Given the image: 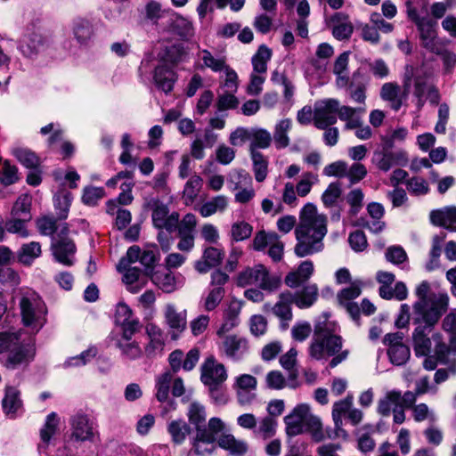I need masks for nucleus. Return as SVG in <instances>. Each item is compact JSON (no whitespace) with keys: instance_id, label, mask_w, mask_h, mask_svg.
I'll use <instances>...</instances> for the list:
<instances>
[{"instance_id":"obj_11","label":"nucleus","mask_w":456,"mask_h":456,"mask_svg":"<svg viewBox=\"0 0 456 456\" xmlns=\"http://www.w3.org/2000/svg\"><path fill=\"white\" fill-rule=\"evenodd\" d=\"M338 100L327 98L315 102L314 125L318 129H326L338 120Z\"/></svg>"},{"instance_id":"obj_64","label":"nucleus","mask_w":456,"mask_h":456,"mask_svg":"<svg viewBox=\"0 0 456 456\" xmlns=\"http://www.w3.org/2000/svg\"><path fill=\"white\" fill-rule=\"evenodd\" d=\"M19 180L18 168L9 160H4L0 171V181L4 185H11Z\"/></svg>"},{"instance_id":"obj_13","label":"nucleus","mask_w":456,"mask_h":456,"mask_svg":"<svg viewBox=\"0 0 456 456\" xmlns=\"http://www.w3.org/2000/svg\"><path fill=\"white\" fill-rule=\"evenodd\" d=\"M403 332L387 334L383 343L387 346V355L390 362L397 366L404 364L410 358V348L403 343Z\"/></svg>"},{"instance_id":"obj_21","label":"nucleus","mask_w":456,"mask_h":456,"mask_svg":"<svg viewBox=\"0 0 456 456\" xmlns=\"http://www.w3.org/2000/svg\"><path fill=\"white\" fill-rule=\"evenodd\" d=\"M148 343L144 346L147 357L152 358L162 354L165 346V333L161 328L154 323H148L145 327Z\"/></svg>"},{"instance_id":"obj_45","label":"nucleus","mask_w":456,"mask_h":456,"mask_svg":"<svg viewBox=\"0 0 456 456\" xmlns=\"http://www.w3.org/2000/svg\"><path fill=\"white\" fill-rule=\"evenodd\" d=\"M250 156L253 162L255 179L256 182L262 183L265 180L268 174V161L261 152L256 150H252Z\"/></svg>"},{"instance_id":"obj_27","label":"nucleus","mask_w":456,"mask_h":456,"mask_svg":"<svg viewBox=\"0 0 456 456\" xmlns=\"http://www.w3.org/2000/svg\"><path fill=\"white\" fill-rule=\"evenodd\" d=\"M314 271V264L311 260L303 261L296 270L288 273L284 282L291 289L297 288L311 278Z\"/></svg>"},{"instance_id":"obj_47","label":"nucleus","mask_w":456,"mask_h":456,"mask_svg":"<svg viewBox=\"0 0 456 456\" xmlns=\"http://www.w3.org/2000/svg\"><path fill=\"white\" fill-rule=\"evenodd\" d=\"M116 346L120 350L121 355L130 361L141 358L143 354L139 343L134 340H117Z\"/></svg>"},{"instance_id":"obj_41","label":"nucleus","mask_w":456,"mask_h":456,"mask_svg":"<svg viewBox=\"0 0 456 456\" xmlns=\"http://www.w3.org/2000/svg\"><path fill=\"white\" fill-rule=\"evenodd\" d=\"M411 411L412 419L415 422L428 421L429 424H435L437 421V416L434 410L430 409L428 404L424 403H412L409 406Z\"/></svg>"},{"instance_id":"obj_43","label":"nucleus","mask_w":456,"mask_h":456,"mask_svg":"<svg viewBox=\"0 0 456 456\" xmlns=\"http://www.w3.org/2000/svg\"><path fill=\"white\" fill-rule=\"evenodd\" d=\"M272 50L265 45L259 46L257 52L252 57L253 72L265 74L267 62L271 60Z\"/></svg>"},{"instance_id":"obj_26","label":"nucleus","mask_w":456,"mask_h":456,"mask_svg":"<svg viewBox=\"0 0 456 456\" xmlns=\"http://www.w3.org/2000/svg\"><path fill=\"white\" fill-rule=\"evenodd\" d=\"M291 300L299 309L313 306L319 297V289L315 283H307L301 289L291 292Z\"/></svg>"},{"instance_id":"obj_39","label":"nucleus","mask_w":456,"mask_h":456,"mask_svg":"<svg viewBox=\"0 0 456 456\" xmlns=\"http://www.w3.org/2000/svg\"><path fill=\"white\" fill-rule=\"evenodd\" d=\"M331 20L336 22L333 26L332 34L338 40L347 39L351 37L354 28L347 17L342 13H336Z\"/></svg>"},{"instance_id":"obj_38","label":"nucleus","mask_w":456,"mask_h":456,"mask_svg":"<svg viewBox=\"0 0 456 456\" xmlns=\"http://www.w3.org/2000/svg\"><path fill=\"white\" fill-rule=\"evenodd\" d=\"M227 206L228 198L224 195H217L202 204L199 208V212L203 217H208L217 212H224Z\"/></svg>"},{"instance_id":"obj_6","label":"nucleus","mask_w":456,"mask_h":456,"mask_svg":"<svg viewBox=\"0 0 456 456\" xmlns=\"http://www.w3.org/2000/svg\"><path fill=\"white\" fill-rule=\"evenodd\" d=\"M236 283L239 287L256 286L258 289L274 291L281 286V278L271 275L268 269L262 264L247 267L239 273Z\"/></svg>"},{"instance_id":"obj_19","label":"nucleus","mask_w":456,"mask_h":456,"mask_svg":"<svg viewBox=\"0 0 456 456\" xmlns=\"http://www.w3.org/2000/svg\"><path fill=\"white\" fill-rule=\"evenodd\" d=\"M411 72H408L405 75L403 81V95H400V86L396 83H385L380 90V97L384 101L390 102L391 108L397 111L403 105V98H405L409 93L411 87Z\"/></svg>"},{"instance_id":"obj_7","label":"nucleus","mask_w":456,"mask_h":456,"mask_svg":"<svg viewBox=\"0 0 456 456\" xmlns=\"http://www.w3.org/2000/svg\"><path fill=\"white\" fill-rule=\"evenodd\" d=\"M442 316L412 317V323L416 326L412 332L414 353L419 355H428L431 353L432 338H429L433 328Z\"/></svg>"},{"instance_id":"obj_37","label":"nucleus","mask_w":456,"mask_h":456,"mask_svg":"<svg viewBox=\"0 0 456 456\" xmlns=\"http://www.w3.org/2000/svg\"><path fill=\"white\" fill-rule=\"evenodd\" d=\"M167 429L171 436L172 442L176 445L183 444L191 430V427L183 419L170 421L167 424Z\"/></svg>"},{"instance_id":"obj_52","label":"nucleus","mask_w":456,"mask_h":456,"mask_svg":"<svg viewBox=\"0 0 456 456\" xmlns=\"http://www.w3.org/2000/svg\"><path fill=\"white\" fill-rule=\"evenodd\" d=\"M172 29L175 31L181 37L188 38L193 35L192 24L186 19L172 14L169 18Z\"/></svg>"},{"instance_id":"obj_53","label":"nucleus","mask_w":456,"mask_h":456,"mask_svg":"<svg viewBox=\"0 0 456 456\" xmlns=\"http://www.w3.org/2000/svg\"><path fill=\"white\" fill-rule=\"evenodd\" d=\"M31 198L27 194L20 195L15 201L11 216L31 220Z\"/></svg>"},{"instance_id":"obj_56","label":"nucleus","mask_w":456,"mask_h":456,"mask_svg":"<svg viewBox=\"0 0 456 456\" xmlns=\"http://www.w3.org/2000/svg\"><path fill=\"white\" fill-rule=\"evenodd\" d=\"M432 86L428 83L426 76H416L414 78L413 94L417 99V106L421 109L426 102V95Z\"/></svg>"},{"instance_id":"obj_48","label":"nucleus","mask_w":456,"mask_h":456,"mask_svg":"<svg viewBox=\"0 0 456 456\" xmlns=\"http://www.w3.org/2000/svg\"><path fill=\"white\" fill-rule=\"evenodd\" d=\"M187 416L190 423L194 426L196 433L198 428H201L206 423L205 407L198 402H192L189 405Z\"/></svg>"},{"instance_id":"obj_31","label":"nucleus","mask_w":456,"mask_h":456,"mask_svg":"<svg viewBox=\"0 0 456 456\" xmlns=\"http://www.w3.org/2000/svg\"><path fill=\"white\" fill-rule=\"evenodd\" d=\"M429 218L434 225L456 231V207H444L432 210Z\"/></svg>"},{"instance_id":"obj_33","label":"nucleus","mask_w":456,"mask_h":456,"mask_svg":"<svg viewBox=\"0 0 456 456\" xmlns=\"http://www.w3.org/2000/svg\"><path fill=\"white\" fill-rule=\"evenodd\" d=\"M3 411L6 416L13 419L22 407L20 398V391L14 387H6L4 396L2 400Z\"/></svg>"},{"instance_id":"obj_49","label":"nucleus","mask_w":456,"mask_h":456,"mask_svg":"<svg viewBox=\"0 0 456 456\" xmlns=\"http://www.w3.org/2000/svg\"><path fill=\"white\" fill-rule=\"evenodd\" d=\"M73 34L80 45H86L93 37V28L86 20H77L73 25Z\"/></svg>"},{"instance_id":"obj_62","label":"nucleus","mask_w":456,"mask_h":456,"mask_svg":"<svg viewBox=\"0 0 456 456\" xmlns=\"http://www.w3.org/2000/svg\"><path fill=\"white\" fill-rule=\"evenodd\" d=\"M362 281L355 280L351 282L350 286L343 289L338 294V303L352 302L353 299L358 297L362 292Z\"/></svg>"},{"instance_id":"obj_3","label":"nucleus","mask_w":456,"mask_h":456,"mask_svg":"<svg viewBox=\"0 0 456 456\" xmlns=\"http://www.w3.org/2000/svg\"><path fill=\"white\" fill-rule=\"evenodd\" d=\"M283 421L289 436H296L307 431L315 442L325 438L321 419L311 412L310 406L306 403L297 404L284 417Z\"/></svg>"},{"instance_id":"obj_46","label":"nucleus","mask_w":456,"mask_h":456,"mask_svg":"<svg viewBox=\"0 0 456 456\" xmlns=\"http://www.w3.org/2000/svg\"><path fill=\"white\" fill-rule=\"evenodd\" d=\"M12 154L27 168H36L39 166V158L28 148L14 147L12 150Z\"/></svg>"},{"instance_id":"obj_17","label":"nucleus","mask_w":456,"mask_h":456,"mask_svg":"<svg viewBox=\"0 0 456 456\" xmlns=\"http://www.w3.org/2000/svg\"><path fill=\"white\" fill-rule=\"evenodd\" d=\"M97 434L94 421L84 413H77L71 419V438L76 441H94Z\"/></svg>"},{"instance_id":"obj_12","label":"nucleus","mask_w":456,"mask_h":456,"mask_svg":"<svg viewBox=\"0 0 456 456\" xmlns=\"http://www.w3.org/2000/svg\"><path fill=\"white\" fill-rule=\"evenodd\" d=\"M413 395L411 391L403 394L400 390L387 391L378 402L377 411L382 417H389L395 409L412 406Z\"/></svg>"},{"instance_id":"obj_54","label":"nucleus","mask_w":456,"mask_h":456,"mask_svg":"<svg viewBox=\"0 0 456 456\" xmlns=\"http://www.w3.org/2000/svg\"><path fill=\"white\" fill-rule=\"evenodd\" d=\"M250 153L252 150L257 151V149H266L270 146L272 142L271 134L265 129H256L250 134Z\"/></svg>"},{"instance_id":"obj_29","label":"nucleus","mask_w":456,"mask_h":456,"mask_svg":"<svg viewBox=\"0 0 456 456\" xmlns=\"http://www.w3.org/2000/svg\"><path fill=\"white\" fill-rule=\"evenodd\" d=\"M243 306L241 300L233 298L230 301L224 314V322L217 331L221 336L236 327L240 322V314Z\"/></svg>"},{"instance_id":"obj_9","label":"nucleus","mask_w":456,"mask_h":456,"mask_svg":"<svg viewBox=\"0 0 456 456\" xmlns=\"http://www.w3.org/2000/svg\"><path fill=\"white\" fill-rule=\"evenodd\" d=\"M200 379L208 386L210 394L219 392V386L227 379V372L224 364L218 362L213 356L207 358L201 365Z\"/></svg>"},{"instance_id":"obj_4","label":"nucleus","mask_w":456,"mask_h":456,"mask_svg":"<svg viewBox=\"0 0 456 456\" xmlns=\"http://www.w3.org/2000/svg\"><path fill=\"white\" fill-rule=\"evenodd\" d=\"M430 283L421 281L415 289L418 297L412 305V317L443 316L449 307L450 297L447 292L431 293Z\"/></svg>"},{"instance_id":"obj_60","label":"nucleus","mask_w":456,"mask_h":456,"mask_svg":"<svg viewBox=\"0 0 456 456\" xmlns=\"http://www.w3.org/2000/svg\"><path fill=\"white\" fill-rule=\"evenodd\" d=\"M201 186L202 179L199 175H193L187 181L183 192L187 204L191 203L196 199Z\"/></svg>"},{"instance_id":"obj_8","label":"nucleus","mask_w":456,"mask_h":456,"mask_svg":"<svg viewBox=\"0 0 456 456\" xmlns=\"http://www.w3.org/2000/svg\"><path fill=\"white\" fill-rule=\"evenodd\" d=\"M144 206L151 211V220L155 228L166 230L168 233L176 230L180 218L177 212H170L168 206L157 198L147 200Z\"/></svg>"},{"instance_id":"obj_51","label":"nucleus","mask_w":456,"mask_h":456,"mask_svg":"<svg viewBox=\"0 0 456 456\" xmlns=\"http://www.w3.org/2000/svg\"><path fill=\"white\" fill-rule=\"evenodd\" d=\"M30 220L18 217V216H12L5 222L4 225V231L6 230L10 233L17 234L18 236L21 238H27L29 236V232L27 228V224Z\"/></svg>"},{"instance_id":"obj_16","label":"nucleus","mask_w":456,"mask_h":456,"mask_svg":"<svg viewBox=\"0 0 456 456\" xmlns=\"http://www.w3.org/2000/svg\"><path fill=\"white\" fill-rule=\"evenodd\" d=\"M51 248L57 262L67 266L74 264L77 248L75 243L68 235L52 238Z\"/></svg>"},{"instance_id":"obj_58","label":"nucleus","mask_w":456,"mask_h":456,"mask_svg":"<svg viewBox=\"0 0 456 456\" xmlns=\"http://www.w3.org/2000/svg\"><path fill=\"white\" fill-rule=\"evenodd\" d=\"M345 199L346 203L350 206L349 214L356 216L363 206V191L359 188L353 189L346 195Z\"/></svg>"},{"instance_id":"obj_14","label":"nucleus","mask_w":456,"mask_h":456,"mask_svg":"<svg viewBox=\"0 0 456 456\" xmlns=\"http://www.w3.org/2000/svg\"><path fill=\"white\" fill-rule=\"evenodd\" d=\"M224 428V424L221 419L214 417L206 424L198 428V432L192 439L191 445L196 454L203 455L205 450L201 449L200 444H213L216 439V435Z\"/></svg>"},{"instance_id":"obj_18","label":"nucleus","mask_w":456,"mask_h":456,"mask_svg":"<svg viewBox=\"0 0 456 456\" xmlns=\"http://www.w3.org/2000/svg\"><path fill=\"white\" fill-rule=\"evenodd\" d=\"M164 318L171 338L177 339L187 327L186 310L178 311L175 305L167 304L164 308Z\"/></svg>"},{"instance_id":"obj_40","label":"nucleus","mask_w":456,"mask_h":456,"mask_svg":"<svg viewBox=\"0 0 456 456\" xmlns=\"http://www.w3.org/2000/svg\"><path fill=\"white\" fill-rule=\"evenodd\" d=\"M292 126V122L289 118H285L279 121L274 127L273 141L277 149H284L289 144V131Z\"/></svg>"},{"instance_id":"obj_15","label":"nucleus","mask_w":456,"mask_h":456,"mask_svg":"<svg viewBox=\"0 0 456 456\" xmlns=\"http://www.w3.org/2000/svg\"><path fill=\"white\" fill-rule=\"evenodd\" d=\"M256 379L249 374H241L235 378L232 388L240 406L250 405L256 398Z\"/></svg>"},{"instance_id":"obj_59","label":"nucleus","mask_w":456,"mask_h":456,"mask_svg":"<svg viewBox=\"0 0 456 456\" xmlns=\"http://www.w3.org/2000/svg\"><path fill=\"white\" fill-rule=\"evenodd\" d=\"M123 281L127 285V289L132 293H137L142 289V286L135 285L139 281L141 270L137 267L127 266L123 269Z\"/></svg>"},{"instance_id":"obj_30","label":"nucleus","mask_w":456,"mask_h":456,"mask_svg":"<svg viewBox=\"0 0 456 456\" xmlns=\"http://www.w3.org/2000/svg\"><path fill=\"white\" fill-rule=\"evenodd\" d=\"M197 55L200 61V68L202 69H208L215 73H219L228 65L226 56L222 53L214 55L210 51L201 49Z\"/></svg>"},{"instance_id":"obj_55","label":"nucleus","mask_w":456,"mask_h":456,"mask_svg":"<svg viewBox=\"0 0 456 456\" xmlns=\"http://www.w3.org/2000/svg\"><path fill=\"white\" fill-rule=\"evenodd\" d=\"M172 375L169 372L162 373L156 379V398L159 402L168 399Z\"/></svg>"},{"instance_id":"obj_23","label":"nucleus","mask_w":456,"mask_h":456,"mask_svg":"<svg viewBox=\"0 0 456 456\" xmlns=\"http://www.w3.org/2000/svg\"><path fill=\"white\" fill-rule=\"evenodd\" d=\"M61 221L53 216H45L37 219V226L42 235L58 238L69 232L68 224Z\"/></svg>"},{"instance_id":"obj_42","label":"nucleus","mask_w":456,"mask_h":456,"mask_svg":"<svg viewBox=\"0 0 456 456\" xmlns=\"http://www.w3.org/2000/svg\"><path fill=\"white\" fill-rule=\"evenodd\" d=\"M41 245L39 242L31 241L23 244L18 251V260L25 265H30L34 260L41 255Z\"/></svg>"},{"instance_id":"obj_25","label":"nucleus","mask_w":456,"mask_h":456,"mask_svg":"<svg viewBox=\"0 0 456 456\" xmlns=\"http://www.w3.org/2000/svg\"><path fill=\"white\" fill-rule=\"evenodd\" d=\"M45 38L38 33L26 34L19 44V51L21 54L29 59H34L46 46Z\"/></svg>"},{"instance_id":"obj_22","label":"nucleus","mask_w":456,"mask_h":456,"mask_svg":"<svg viewBox=\"0 0 456 456\" xmlns=\"http://www.w3.org/2000/svg\"><path fill=\"white\" fill-rule=\"evenodd\" d=\"M222 349L227 357L240 361L248 353L249 345L247 338L239 335H230L224 338Z\"/></svg>"},{"instance_id":"obj_28","label":"nucleus","mask_w":456,"mask_h":456,"mask_svg":"<svg viewBox=\"0 0 456 456\" xmlns=\"http://www.w3.org/2000/svg\"><path fill=\"white\" fill-rule=\"evenodd\" d=\"M354 396L347 395L344 399L337 401L332 406V419L337 434L339 436L343 434L346 436V431L343 428V417L347 416L350 410L353 408Z\"/></svg>"},{"instance_id":"obj_50","label":"nucleus","mask_w":456,"mask_h":456,"mask_svg":"<svg viewBox=\"0 0 456 456\" xmlns=\"http://www.w3.org/2000/svg\"><path fill=\"white\" fill-rule=\"evenodd\" d=\"M257 424L258 425H256V428L254 430V433L256 436L265 440L275 435L278 423L273 417L265 416L257 421Z\"/></svg>"},{"instance_id":"obj_32","label":"nucleus","mask_w":456,"mask_h":456,"mask_svg":"<svg viewBox=\"0 0 456 456\" xmlns=\"http://www.w3.org/2000/svg\"><path fill=\"white\" fill-rule=\"evenodd\" d=\"M365 108H354L347 105H341L338 102V118L345 122V130H353L362 123V115Z\"/></svg>"},{"instance_id":"obj_1","label":"nucleus","mask_w":456,"mask_h":456,"mask_svg":"<svg viewBox=\"0 0 456 456\" xmlns=\"http://www.w3.org/2000/svg\"><path fill=\"white\" fill-rule=\"evenodd\" d=\"M327 231V217L318 214L315 205L305 204L300 211L299 224L295 229V254L298 257H305L322 251Z\"/></svg>"},{"instance_id":"obj_61","label":"nucleus","mask_w":456,"mask_h":456,"mask_svg":"<svg viewBox=\"0 0 456 456\" xmlns=\"http://www.w3.org/2000/svg\"><path fill=\"white\" fill-rule=\"evenodd\" d=\"M253 227L245 221H240L232 224L231 227V236L235 241H241L249 238L252 234Z\"/></svg>"},{"instance_id":"obj_57","label":"nucleus","mask_w":456,"mask_h":456,"mask_svg":"<svg viewBox=\"0 0 456 456\" xmlns=\"http://www.w3.org/2000/svg\"><path fill=\"white\" fill-rule=\"evenodd\" d=\"M342 193L338 182L330 183L322 195V201L326 208L335 207Z\"/></svg>"},{"instance_id":"obj_20","label":"nucleus","mask_w":456,"mask_h":456,"mask_svg":"<svg viewBox=\"0 0 456 456\" xmlns=\"http://www.w3.org/2000/svg\"><path fill=\"white\" fill-rule=\"evenodd\" d=\"M407 160V155L403 151H392L383 149L375 151L371 159V162L383 172H387L397 165H405Z\"/></svg>"},{"instance_id":"obj_34","label":"nucleus","mask_w":456,"mask_h":456,"mask_svg":"<svg viewBox=\"0 0 456 456\" xmlns=\"http://www.w3.org/2000/svg\"><path fill=\"white\" fill-rule=\"evenodd\" d=\"M154 81L157 86L165 93L172 91L175 81V73L166 62L155 69Z\"/></svg>"},{"instance_id":"obj_63","label":"nucleus","mask_w":456,"mask_h":456,"mask_svg":"<svg viewBox=\"0 0 456 456\" xmlns=\"http://www.w3.org/2000/svg\"><path fill=\"white\" fill-rule=\"evenodd\" d=\"M432 340L435 343L434 353L441 363H448L449 346L443 341V336L439 332L432 334Z\"/></svg>"},{"instance_id":"obj_24","label":"nucleus","mask_w":456,"mask_h":456,"mask_svg":"<svg viewBox=\"0 0 456 456\" xmlns=\"http://www.w3.org/2000/svg\"><path fill=\"white\" fill-rule=\"evenodd\" d=\"M291 291L286 290L279 295V299L272 308L273 314L280 319L281 328L285 330L289 326V322L293 318L291 305Z\"/></svg>"},{"instance_id":"obj_5","label":"nucleus","mask_w":456,"mask_h":456,"mask_svg":"<svg viewBox=\"0 0 456 456\" xmlns=\"http://www.w3.org/2000/svg\"><path fill=\"white\" fill-rule=\"evenodd\" d=\"M19 307L24 326L38 332L46 322L47 309L39 295L31 289H22L18 295Z\"/></svg>"},{"instance_id":"obj_35","label":"nucleus","mask_w":456,"mask_h":456,"mask_svg":"<svg viewBox=\"0 0 456 456\" xmlns=\"http://www.w3.org/2000/svg\"><path fill=\"white\" fill-rule=\"evenodd\" d=\"M218 445L233 456H242L248 451L247 443L235 438L232 434L222 435L218 439Z\"/></svg>"},{"instance_id":"obj_36","label":"nucleus","mask_w":456,"mask_h":456,"mask_svg":"<svg viewBox=\"0 0 456 456\" xmlns=\"http://www.w3.org/2000/svg\"><path fill=\"white\" fill-rule=\"evenodd\" d=\"M151 279L156 286L166 293H171L177 289L175 276L168 269L154 272L151 273Z\"/></svg>"},{"instance_id":"obj_44","label":"nucleus","mask_w":456,"mask_h":456,"mask_svg":"<svg viewBox=\"0 0 456 456\" xmlns=\"http://www.w3.org/2000/svg\"><path fill=\"white\" fill-rule=\"evenodd\" d=\"M72 201V194L67 191H61L53 197L54 208L58 215V219L65 220L69 216V207Z\"/></svg>"},{"instance_id":"obj_2","label":"nucleus","mask_w":456,"mask_h":456,"mask_svg":"<svg viewBox=\"0 0 456 456\" xmlns=\"http://www.w3.org/2000/svg\"><path fill=\"white\" fill-rule=\"evenodd\" d=\"M338 326L329 322L325 315L323 322H318L314 326V338L309 346V354L315 360H322L332 356L329 362L330 368H335L346 361L349 355V350L344 349L343 339L337 335Z\"/></svg>"},{"instance_id":"obj_10","label":"nucleus","mask_w":456,"mask_h":456,"mask_svg":"<svg viewBox=\"0 0 456 456\" xmlns=\"http://www.w3.org/2000/svg\"><path fill=\"white\" fill-rule=\"evenodd\" d=\"M36 354L35 343L32 338L20 340L7 354L4 365L9 370L28 366Z\"/></svg>"}]
</instances>
